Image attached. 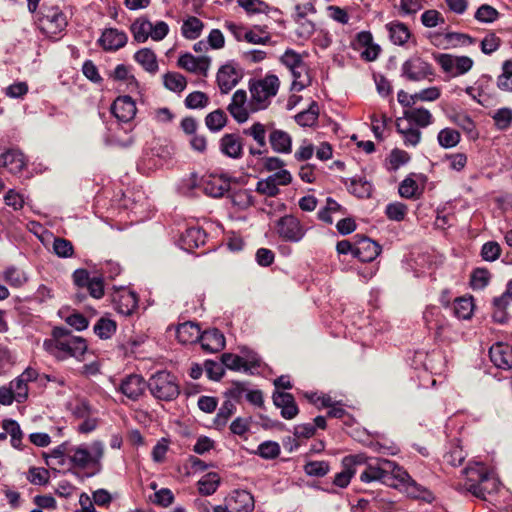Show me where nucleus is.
I'll use <instances>...</instances> for the list:
<instances>
[{
    "label": "nucleus",
    "instance_id": "obj_1",
    "mask_svg": "<svg viewBox=\"0 0 512 512\" xmlns=\"http://www.w3.org/2000/svg\"><path fill=\"white\" fill-rule=\"evenodd\" d=\"M364 470L360 475V480L364 483L381 482L387 486L400 489L410 497H420L416 483L411 479L408 473L399 467L395 462L377 458L366 462Z\"/></svg>",
    "mask_w": 512,
    "mask_h": 512
},
{
    "label": "nucleus",
    "instance_id": "obj_2",
    "mask_svg": "<svg viewBox=\"0 0 512 512\" xmlns=\"http://www.w3.org/2000/svg\"><path fill=\"white\" fill-rule=\"evenodd\" d=\"M280 86L279 78L274 74H267L263 78L251 80L249 83V106L252 112L266 109L271 99L276 96Z\"/></svg>",
    "mask_w": 512,
    "mask_h": 512
},
{
    "label": "nucleus",
    "instance_id": "obj_3",
    "mask_svg": "<svg viewBox=\"0 0 512 512\" xmlns=\"http://www.w3.org/2000/svg\"><path fill=\"white\" fill-rule=\"evenodd\" d=\"M104 456V445L94 441L89 446H71L69 451L68 470L100 468Z\"/></svg>",
    "mask_w": 512,
    "mask_h": 512
},
{
    "label": "nucleus",
    "instance_id": "obj_4",
    "mask_svg": "<svg viewBox=\"0 0 512 512\" xmlns=\"http://www.w3.org/2000/svg\"><path fill=\"white\" fill-rule=\"evenodd\" d=\"M45 349L58 359L74 357L81 360L87 351L86 341L77 336L62 334L44 342Z\"/></svg>",
    "mask_w": 512,
    "mask_h": 512
},
{
    "label": "nucleus",
    "instance_id": "obj_5",
    "mask_svg": "<svg viewBox=\"0 0 512 512\" xmlns=\"http://www.w3.org/2000/svg\"><path fill=\"white\" fill-rule=\"evenodd\" d=\"M147 387L155 398L164 401H171L180 393L176 377L166 371L155 373L149 379Z\"/></svg>",
    "mask_w": 512,
    "mask_h": 512
},
{
    "label": "nucleus",
    "instance_id": "obj_6",
    "mask_svg": "<svg viewBox=\"0 0 512 512\" xmlns=\"http://www.w3.org/2000/svg\"><path fill=\"white\" fill-rule=\"evenodd\" d=\"M434 59L441 66L442 70L452 77L463 75L473 67V60L468 56L435 54Z\"/></svg>",
    "mask_w": 512,
    "mask_h": 512
},
{
    "label": "nucleus",
    "instance_id": "obj_7",
    "mask_svg": "<svg viewBox=\"0 0 512 512\" xmlns=\"http://www.w3.org/2000/svg\"><path fill=\"white\" fill-rule=\"evenodd\" d=\"M403 75L410 81H432L435 72L431 64L419 57H413L405 61L402 65Z\"/></svg>",
    "mask_w": 512,
    "mask_h": 512
},
{
    "label": "nucleus",
    "instance_id": "obj_8",
    "mask_svg": "<svg viewBox=\"0 0 512 512\" xmlns=\"http://www.w3.org/2000/svg\"><path fill=\"white\" fill-rule=\"evenodd\" d=\"M276 232L285 241L299 242L305 235L301 222L293 215H285L276 223Z\"/></svg>",
    "mask_w": 512,
    "mask_h": 512
},
{
    "label": "nucleus",
    "instance_id": "obj_9",
    "mask_svg": "<svg viewBox=\"0 0 512 512\" xmlns=\"http://www.w3.org/2000/svg\"><path fill=\"white\" fill-rule=\"evenodd\" d=\"M225 506L229 512H252L255 501L246 490H234L225 498Z\"/></svg>",
    "mask_w": 512,
    "mask_h": 512
},
{
    "label": "nucleus",
    "instance_id": "obj_10",
    "mask_svg": "<svg viewBox=\"0 0 512 512\" xmlns=\"http://www.w3.org/2000/svg\"><path fill=\"white\" fill-rule=\"evenodd\" d=\"M147 383L137 374H131L122 379L119 391L132 401L138 400L145 392Z\"/></svg>",
    "mask_w": 512,
    "mask_h": 512
},
{
    "label": "nucleus",
    "instance_id": "obj_11",
    "mask_svg": "<svg viewBox=\"0 0 512 512\" xmlns=\"http://www.w3.org/2000/svg\"><path fill=\"white\" fill-rule=\"evenodd\" d=\"M228 111L239 123L248 120L250 113L253 112L250 109L249 101H247L246 91L239 89L233 94L231 103L228 106Z\"/></svg>",
    "mask_w": 512,
    "mask_h": 512
},
{
    "label": "nucleus",
    "instance_id": "obj_12",
    "mask_svg": "<svg viewBox=\"0 0 512 512\" xmlns=\"http://www.w3.org/2000/svg\"><path fill=\"white\" fill-rule=\"evenodd\" d=\"M365 457L363 455H350L346 456L343 461V471L336 474L333 483L341 488H345L350 483L351 478L356 473V466L364 463Z\"/></svg>",
    "mask_w": 512,
    "mask_h": 512
},
{
    "label": "nucleus",
    "instance_id": "obj_13",
    "mask_svg": "<svg viewBox=\"0 0 512 512\" xmlns=\"http://www.w3.org/2000/svg\"><path fill=\"white\" fill-rule=\"evenodd\" d=\"M39 21L43 24H50L51 27L58 29L59 32L63 31L67 24V16L58 6H46L43 5L40 8Z\"/></svg>",
    "mask_w": 512,
    "mask_h": 512
},
{
    "label": "nucleus",
    "instance_id": "obj_14",
    "mask_svg": "<svg viewBox=\"0 0 512 512\" xmlns=\"http://www.w3.org/2000/svg\"><path fill=\"white\" fill-rule=\"evenodd\" d=\"M489 355L492 363L500 369L509 370L512 368V346L507 343H496L490 350Z\"/></svg>",
    "mask_w": 512,
    "mask_h": 512
},
{
    "label": "nucleus",
    "instance_id": "obj_15",
    "mask_svg": "<svg viewBox=\"0 0 512 512\" xmlns=\"http://www.w3.org/2000/svg\"><path fill=\"white\" fill-rule=\"evenodd\" d=\"M136 110V104L130 96L118 97L111 108L114 116L122 122L132 120L136 115Z\"/></svg>",
    "mask_w": 512,
    "mask_h": 512
},
{
    "label": "nucleus",
    "instance_id": "obj_16",
    "mask_svg": "<svg viewBox=\"0 0 512 512\" xmlns=\"http://www.w3.org/2000/svg\"><path fill=\"white\" fill-rule=\"evenodd\" d=\"M242 75L234 66L227 64L222 66L217 73V82L223 93H228L234 88Z\"/></svg>",
    "mask_w": 512,
    "mask_h": 512
},
{
    "label": "nucleus",
    "instance_id": "obj_17",
    "mask_svg": "<svg viewBox=\"0 0 512 512\" xmlns=\"http://www.w3.org/2000/svg\"><path fill=\"white\" fill-rule=\"evenodd\" d=\"M222 364L230 370L240 371L249 370L251 367L258 365V358L255 355L247 358L240 357L232 353H224L221 356Z\"/></svg>",
    "mask_w": 512,
    "mask_h": 512
},
{
    "label": "nucleus",
    "instance_id": "obj_18",
    "mask_svg": "<svg viewBox=\"0 0 512 512\" xmlns=\"http://www.w3.org/2000/svg\"><path fill=\"white\" fill-rule=\"evenodd\" d=\"M380 253V246L368 238H361L355 245L353 256L363 262L374 260Z\"/></svg>",
    "mask_w": 512,
    "mask_h": 512
},
{
    "label": "nucleus",
    "instance_id": "obj_19",
    "mask_svg": "<svg viewBox=\"0 0 512 512\" xmlns=\"http://www.w3.org/2000/svg\"><path fill=\"white\" fill-rule=\"evenodd\" d=\"M273 402L281 409V415L285 419H293L298 414V407L290 393L275 392L273 394Z\"/></svg>",
    "mask_w": 512,
    "mask_h": 512
},
{
    "label": "nucleus",
    "instance_id": "obj_20",
    "mask_svg": "<svg viewBox=\"0 0 512 512\" xmlns=\"http://www.w3.org/2000/svg\"><path fill=\"white\" fill-rule=\"evenodd\" d=\"M423 319L430 330H435L436 335L440 336L448 326L447 319L441 313L439 307H428L423 313Z\"/></svg>",
    "mask_w": 512,
    "mask_h": 512
},
{
    "label": "nucleus",
    "instance_id": "obj_21",
    "mask_svg": "<svg viewBox=\"0 0 512 512\" xmlns=\"http://www.w3.org/2000/svg\"><path fill=\"white\" fill-rule=\"evenodd\" d=\"M354 45L356 49L362 50V57L368 61L375 60L380 52L379 45L372 42V34H357Z\"/></svg>",
    "mask_w": 512,
    "mask_h": 512
},
{
    "label": "nucleus",
    "instance_id": "obj_22",
    "mask_svg": "<svg viewBox=\"0 0 512 512\" xmlns=\"http://www.w3.org/2000/svg\"><path fill=\"white\" fill-rule=\"evenodd\" d=\"M201 346L209 352H217L224 348L225 337L217 329H211L200 334Z\"/></svg>",
    "mask_w": 512,
    "mask_h": 512
},
{
    "label": "nucleus",
    "instance_id": "obj_23",
    "mask_svg": "<svg viewBox=\"0 0 512 512\" xmlns=\"http://www.w3.org/2000/svg\"><path fill=\"white\" fill-rule=\"evenodd\" d=\"M220 150L231 158H240L243 150L241 138L236 134H225L220 140Z\"/></svg>",
    "mask_w": 512,
    "mask_h": 512
},
{
    "label": "nucleus",
    "instance_id": "obj_24",
    "mask_svg": "<svg viewBox=\"0 0 512 512\" xmlns=\"http://www.w3.org/2000/svg\"><path fill=\"white\" fill-rule=\"evenodd\" d=\"M229 182L222 176H209L203 182V190L205 194L212 197H221L229 190Z\"/></svg>",
    "mask_w": 512,
    "mask_h": 512
},
{
    "label": "nucleus",
    "instance_id": "obj_25",
    "mask_svg": "<svg viewBox=\"0 0 512 512\" xmlns=\"http://www.w3.org/2000/svg\"><path fill=\"white\" fill-rule=\"evenodd\" d=\"M269 142L272 149L277 153L288 154L292 149V138L291 136L280 129H274L269 135Z\"/></svg>",
    "mask_w": 512,
    "mask_h": 512
},
{
    "label": "nucleus",
    "instance_id": "obj_26",
    "mask_svg": "<svg viewBox=\"0 0 512 512\" xmlns=\"http://www.w3.org/2000/svg\"><path fill=\"white\" fill-rule=\"evenodd\" d=\"M116 309L123 315H131L138 305V299L134 292L123 290L115 299Z\"/></svg>",
    "mask_w": 512,
    "mask_h": 512
},
{
    "label": "nucleus",
    "instance_id": "obj_27",
    "mask_svg": "<svg viewBox=\"0 0 512 512\" xmlns=\"http://www.w3.org/2000/svg\"><path fill=\"white\" fill-rule=\"evenodd\" d=\"M205 232L198 227L188 228L181 237V247L186 251H191L205 243Z\"/></svg>",
    "mask_w": 512,
    "mask_h": 512
},
{
    "label": "nucleus",
    "instance_id": "obj_28",
    "mask_svg": "<svg viewBox=\"0 0 512 512\" xmlns=\"http://www.w3.org/2000/svg\"><path fill=\"white\" fill-rule=\"evenodd\" d=\"M498 488L499 480L494 473L488 471L476 488H474L473 485L470 486V493L478 498L484 499L486 494L496 492Z\"/></svg>",
    "mask_w": 512,
    "mask_h": 512
},
{
    "label": "nucleus",
    "instance_id": "obj_29",
    "mask_svg": "<svg viewBox=\"0 0 512 512\" xmlns=\"http://www.w3.org/2000/svg\"><path fill=\"white\" fill-rule=\"evenodd\" d=\"M24 166V156L17 150H8L0 156V167H5L12 173L20 172Z\"/></svg>",
    "mask_w": 512,
    "mask_h": 512
},
{
    "label": "nucleus",
    "instance_id": "obj_30",
    "mask_svg": "<svg viewBox=\"0 0 512 512\" xmlns=\"http://www.w3.org/2000/svg\"><path fill=\"white\" fill-rule=\"evenodd\" d=\"M178 65L187 71L203 75L206 74L209 67L207 59L196 58L191 54L182 55L178 60Z\"/></svg>",
    "mask_w": 512,
    "mask_h": 512
},
{
    "label": "nucleus",
    "instance_id": "obj_31",
    "mask_svg": "<svg viewBox=\"0 0 512 512\" xmlns=\"http://www.w3.org/2000/svg\"><path fill=\"white\" fill-rule=\"evenodd\" d=\"M201 330L193 322H185L178 326L176 337L183 344L195 343L200 339Z\"/></svg>",
    "mask_w": 512,
    "mask_h": 512
},
{
    "label": "nucleus",
    "instance_id": "obj_32",
    "mask_svg": "<svg viewBox=\"0 0 512 512\" xmlns=\"http://www.w3.org/2000/svg\"><path fill=\"white\" fill-rule=\"evenodd\" d=\"M71 446L67 443H63L56 448H54L50 454L47 456V464L54 468L66 467L68 469V461H69V451Z\"/></svg>",
    "mask_w": 512,
    "mask_h": 512
},
{
    "label": "nucleus",
    "instance_id": "obj_33",
    "mask_svg": "<svg viewBox=\"0 0 512 512\" xmlns=\"http://www.w3.org/2000/svg\"><path fill=\"white\" fill-rule=\"evenodd\" d=\"M487 468L482 464H475L473 466H469L464 470L466 475L465 482L462 484V488L468 492H470V486L474 484V488H476L483 477L487 474Z\"/></svg>",
    "mask_w": 512,
    "mask_h": 512
},
{
    "label": "nucleus",
    "instance_id": "obj_34",
    "mask_svg": "<svg viewBox=\"0 0 512 512\" xmlns=\"http://www.w3.org/2000/svg\"><path fill=\"white\" fill-rule=\"evenodd\" d=\"M475 304L471 296H463L454 300L453 311L458 319L468 320L472 317Z\"/></svg>",
    "mask_w": 512,
    "mask_h": 512
},
{
    "label": "nucleus",
    "instance_id": "obj_35",
    "mask_svg": "<svg viewBox=\"0 0 512 512\" xmlns=\"http://www.w3.org/2000/svg\"><path fill=\"white\" fill-rule=\"evenodd\" d=\"M290 72L293 77L292 90L301 91L311 84V76L305 62Z\"/></svg>",
    "mask_w": 512,
    "mask_h": 512
},
{
    "label": "nucleus",
    "instance_id": "obj_36",
    "mask_svg": "<svg viewBox=\"0 0 512 512\" xmlns=\"http://www.w3.org/2000/svg\"><path fill=\"white\" fill-rule=\"evenodd\" d=\"M407 121L413 122L420 127H426L432 122V114L425 108H410L404 111Z\"/></svg>",
    "mask_w": 512,
    "mask_h": 512
},
{
    "label": "nucleus",
    "instance_id": "obj_37",
    "mask_svg": "<svg viewBox=\"0 0 512 512\" xmlns=\"http://www.w3.org/2000/svg\"><path fill=\"white\" fill-rule=\"evenodd\" d=\"M105 51H116L127 43L126 34H101L97 40Z\"/></svg>",
    "mask_w": 512,
    "mask_h": 512
},
{
    "label": "nucleus",
    "instance_id": "obj_38",
    "mask_svg": "<svg viewBox=\"0 0 512 512\" xmlns=\"http://www.w3.org/2000/svg\"><path fill=\"white\" fill-rule=\"evenodd\" d=\"M135 60L148 72L155 73L158 69V63L153 51L148 48L139 50L134 55Z\"/></svg>",
    "mask_w": 512,
    "mask_h": 512
},
{
    "label": "nucleus",
    "instance_id": "obj_39",
    "mask_svg": "<svg viewBox=\"0 0 512 512\" xmlns=\"http://www.w3.org/2000/svg\"><path fill=\"white\" fill-rule=\"evenodd\" d=\"M497 87L505 92H512V59L502 64V72L497 77Z\"/></svg>",
    "mask_w": 512,
    "mask_h": 512
},
{
    "label": "nucleus",
    "instance_id": "obj_40",
    "mask_svg": "<svg viewBox=\"0 0 512 512\" xmlns=\"http://www.w3.org/2000/svg\"><path fill=\"white\" fill-rule=\"evenodd\" d=\"M219 483L220 477L217 473H208L198 481L199 492L203 495H211L217 490Z\"/></svg>",
    "mask_w": 512,
    "mask_h": 512
},
{
    "label": "nucleus",
    "instance_id": "obj_41",
    "mask_svg": "<svg viewBox=\"0 0 512 512\" xmlns=\"http://www.w3.org/2000/svg\"><path fill=\"white\" fill-rule=\"evenodd\" d=\"M397 131L403 135L404 143L406 145L416 146L420 141V131L410 127L409 124L404 125V122L401 119L397 120Z\"/></svg>",
    "mask_w": 512,
    "mask_h": 512
},
{
    "label": "nucleus",
    "instance_id": "obj_42",
    "mask_svg": "<svg viewBox=\"0 0 512 512\" xmlns=\"http://www.w3.org/2000/svg\"><path fill=\"white\" fill-rule=\"evenodd\" d=\"M2 427L4 431L11 437V444L14 448H20L23 438V432L19 426V424L12 420L7 419L2 423Z\"/></svg>",
    "mask_w": 512,
    "mask_h": 512
},
{
    "label": "nucleus",
    "instance_id": "obj_43",
    "mask_svg": "<svg viewBox=\"0 0 512 512\" xmlns=\"http://www.w3.org/2000/svg\"><path fill=\"white\" fill-rule=\"evenodd\" d=\"M437 139L441 147L452 148L460 142L461 136L455 129L444 128L438 133Z\"/></svg>",
    "mask_w": 512,
    "mask_h": 512
},
{
    "label": "nucleus",
    "instance_id": "obj_44",
    "mask_svg": "<svg viewBox=\"0 0 512 512\" xmlns=\"http://www.w3.org/2000/svg\"><path fill=\"white\" fill-rule=\"evenodd\" d=\"M318 115L319 107L315 102H313L307 110L298 113L295 119L299 125L310 127L316 123Z\"/></svg>",
    "mask_w": 512,
    "mask_h": 512
},
{
    "label": "nucleus",
    "instance_id": "obj_45",
    "mask_svg": "<svg viewBox=\"0 0 512 512\" xmlns=\"http://www.w3.org/2000/svg\"><path fill=\"white\" fill-rule=\"evenodd\" d=\"M227 122V116L223 110L217 109L209 113L205 118V124L210 131H220Z\"/></svg>",
    "mask_w": 512,
    "mask_h": 512
},
{
    "label": "nucleus",
    "instance_id": "obj_46",
    "mask_svg": "<svg viewBox=\"0 0 512 512\" xmlns=\"http://www.w3.org/2000/svg\"><path fill=\"white\" fill-rule=\"evenodd\" d=\"M407 205L401 202H393L386 206L385 214L392 221H402L407 215Z\"/></svg>",
    "mask_w": 512,
    "mask_h": 512
},
{
    "label": "nucleus",
    "instance_id": "obj_47",
    "mask_svg": "<svg viewBox=\"0 0 512 512\" xmlns=\"http://www.w3.org/2000/svg\"><path fill=\"white\" fill-rule=\"evenodd\" d=\"M164 85L174 92H181L186 87V79L179 73H167L164 76Z\"/></svg>",
    "mask_w": 512,
    "mask_h": 512
},
{
    "label": "nucleus",
    "instance_id": "obj_48",
    "mask_svg": "<svg viewBox=\"0 0 512 512\" xmlns=\"http://www.w3.org/2000/svg\"><path fill=\"white\" fill-rule=\"evenodd\" d=\"M116 331V324L110 319L101 318L94 326V332L102 339L110 338Z\"/></svg>",
    "mask_w": 512,
    "mask_h": 512
},
{
    "label": "nucleus",
    "instance_id": "obj_49",
    "mask_svg": "<svg viewBox=\"0 0 512 512\" xmlns=\"http://www.w3.org/2000/svg\"><path fill=\"white\" fill-rule=\"evenodd\" d=\"M495 126L500 130H506L512 122V110L509 108H500L492 115Z\"/></svg>",
    "mask_w": 512,
    "mask_h": 512
},
{
    "label": "nucleus",
    "instance_id": "obj_50",
    "mask_svg": "<svg viewBox=\"0 0 512 512\" xmlns=\"http://www.w3.org/2000/svg\"><path fill=\"white\" fill-rule=\"evenodd\" d=\"M330 470L329 464L326 461H310L305 464L304 471L309 476L323 477Z\"/></svg>",
    "mask_w": 512,
    "mask_h": 512
},
{
    "label": "nucleus",
    "instance_id": "obj_51",
    "mask_svg": "<svg viewBox=\"0 0 512 512\" xmlns=\"http://www.w3.org/2000/svg\"><path fill=\"white\" fill-rule=\"evenodd\" d=\"M53 251L62 258H68L73 255L74 249L72 243L64 238H55L53 242Z\"/></svg>",
    "mask_w": 512,
    "mask_h": 512
},
{
    "label": "nucleus",
    "instance_id": "obj_52",
    "mask_svg": "<svg viewBox=\"0 0 512 512\" xmlns=\"http://www.w3.org/2000/svg\"><path fill=\"white\" fill-rule=\"evenodd\" d=\"M243 133L251 136L261 147L266 145V130L262 123H254L250 128L245 129Z\"/></svg>",
    "mask_w": 512,
    "mask_h": 512
},
{
    "label": "nucleus",
    "instance_id": "obj_53",
    "mask_svg": "<svg viewBox=\"0 0 512 512\" xmlns=\"http://www.w3.org/2000/svg\"><path fill=\"white\" fill-rule=\"evenodd\" d=\"M237 3L248 14L265 13L268 5L262 0H237Z\"/></svg>",
    "mask_w": 512,
    "mask_h": 512
},
{
    "label": "nucleus",
    "instance_id": "obj_54",
    "mask_svg": "<svg viewBox=\"0 0 512 512\" xmlns=\"http://www.w3.org/2000/svg\"><path fill=\"white\" fill-rule=\"evenodd\" d=\"M498 16V11L487 4L480 6L475 13V18L483 23H491L495 21L498 18Z\"/></svg>",
    "mask_w": 512,
    "mask_h": 512
},
{
    "label": "nucleus",
    "instance_id": "obj_55",
    "mask_svg": "<svg viewBox=\"0 0 512 512\" xmlns=\"http://www.w3.org/2000/svg\"><path fill=\"white\" fill-rule=\"evenodd\" d=\"M27 478L34 485H45L49 481V471L45 468L32 467L28 471Z\"/></svg>",
    "mask_w": 512,
    "mask_h": 512
},
{
    "label": "nucleus",
    "instance_id": "obj_56",
    "mask_svg": "<svg viewBox=\"0 0 512 512\" xmlns=\"http://www.w3.org/2000/svg\"><path fill=\"white\" fill-rule=\"evenodd\" d=\"M208 97L205 93L200 91H195L190 93L186 99L185 104L190 109L204 108L208 104Z\"/></svg>",
    "mask_w": 512,
    "mask_h": 512
},
{
    "label": "nucleus",
    "instance_id": "obj_57",
    "mask_svg": "<svg viewBox=\"0 0 512 512\" xmlns=\"http://www.w3.org/2000/svg\"><path fill=\"white\" fill-rule=\"evenodd\" d=\"M9 386L17 402L20 403L26 400L28 396V385L23 379L17 377L15 380L11 381Z\"/></svg>",
    "mask_w": 512,
    "mask_h": 512
},
{
    "label": "nucleus",
    "instance_id": "obj_58",
    "mask_svg": "<svg viewBox=\"0 0 512 512\" xmlns=\"http://www.w3.org/2000/svg\"><path fill=\"white\" fill-rule=\"evenodd\" d=\"M372 186L369 182L362 179H353L350 184V191L360 198L369 197Z\"/></svg>",
    "mask_w": 512,
    "mask_h": 512
},
{
    "label": "nucleus",
    "instance_id": "obj_59",
    "mask_svg": "<svg viewBox=\"0 0 512 512\" xmlns=\"http://www.w3.org/2000/svg\"><path fill=\"white\" fill-rule=\"evenodd\" d=\"M258 453L262 458L273 459L280 453V446L277 442L267 441L259 445Z\"/></svg>",
    "mask_w": 512,
    "mask_h": 512
},
{
    "label": "nucleus",
    "instance_id": "obj_60",
    "mask_svg": "<svg viewBox=\"0 0 512 512\" xmlns=\"http://www.w3.org/2000/svg\"><path fill=\"white\" fill-rule=\"evenodd\" d=\"M489 279V271L483 268H478L474 270L471 275V285L473 289H482L488 284Z\"/></svg>",
    "mask_w": 512,
    "mask_h": 512
},
{
    "label": "nucleus",
    "instance_id": "obj_61",
    "mask_svg": "<svg viewBox=\"0 0 512 512\" xmlns=\"http://www.w3.org/2000/svg\"><path fill=\"white\" fill-rule=\"evenodd\" d=\"M256 191L265 196L274 197L279 193V188H277L268 176L267 178L258 181Z\"/></svg>",
    "mask_w": 512,
    "mask_h": 512
},
{
    "label": "nucleus",
    "instance_id": "obj_62",
    "mask_svg": "<svg viewBox=\"0 0 512 512\" xmlns=\"http://www.w3.org/2000/svg\"><path fill=\"white\" fill-rule=\"evenodd\" d=\"M372 122V130L377 138H380L387 123L391 121V118L387 117L385 114H377L374 113L370 117Z\"/></svg>",
    "mask_w": 512,
    "mask_h": 512
},
{
    "label": "nucleus",
    "instance_id": "obj_63",
    "mask_svg": "<svg viewBox=\"0 0 512 512\" xmlns=\"http://www.w3.org/2000/svg\"><path fill=\"white\" fill-rule=\"evenodd\" d=\"M418 190V185L415 180L411 178L404 179L399 185V194L404 198H413L415 197Z\"/></svg>",
    "mask_w": 512,
    "mask_h": 512
},
{
    "label": "nucleus",
    "instance_id": "obj_64",
    "mask_svg": "<svg viewBox=\"0 0 512 512\" xmlns=\"http://www.w3.org/2000/svg\"><path fill=\"white\" fill-rule=\"evenodd\" d=\"M4 279L9 285L13 287H20L26 281L24 274L15 268L7 269L4 273Z\"/></svg>",
    "mask_w": 512,
    "mask_h": 512
}]
</instances>
